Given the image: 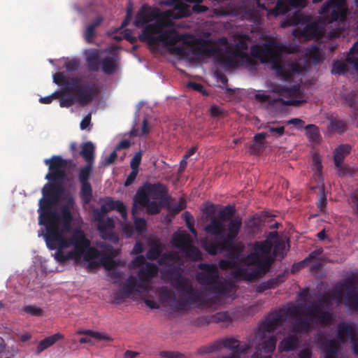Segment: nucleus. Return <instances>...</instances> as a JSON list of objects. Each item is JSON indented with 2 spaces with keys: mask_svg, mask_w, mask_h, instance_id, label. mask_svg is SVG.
Returning <instances> with one entry per match:
<instances>
[{
  "mask_svg": "<svg viewBox=\"0 0 358 358\" xmlns=\"http://www.w3.org/2000/svg\"><path fill=\"white\" fill-rule=\"evenodd\" d=\"M331 299L330 293L326 292L322 296L316 301L310 303L306 308V315L311 317L313 321L315 320L317 325L325 327L329 325L333 320L331 313L322 310L324 307H329L331 305Z\"/></svg>",
  "mask_w": 358,
  "mask_h": 358,
  "instance_id": "obj_9",
  "label": "nucleus"
},
{
  "mask_svg": "<svg viewBox=\"0 0 358 358\" xmlns=\"http://www.w3.org/2000/svg\"><path fill=\"white\" fill-rule=\"evenodd\" d=\"M95 147L91 141L84 143L81 146L80 155L86 164H94Z\"/></svg>",
  "mask_w": 358,
  "mask_h": 358,
  "instance_id": "obj_35",
  "label": "nucleus"
},
{
  "mask_svg": "<svg viewBox=\"0 0 358 358\" xmlns=\"http://www.w3.org/2000/svg\"><path fill=\"white\" fill-rule=\"evenodd\" d=\"M159 12L158 8L144 4L137 12L134 21V25L140 28L145 24L159 18Z\"/></svg>",
  "mask_w": 358,
  "mask_h": 358,
  "instance_id": "obj_16",
  "label": "nucleus"
},
{
  "mask_svg": "<svg viewBox=\"0 0 358 358\" xmlns=\"http://www.w3.org/2000/svg\"><path fill=\"white\" fill-rule=\"evenodd\" d=\"M205 231L210 235L221 236L224 232V226L217 217H213L210 223L205 227Z\"/></svg>",
  "mask_w": 358,
  "mask_h": 358,
  "instance_id": "obj_33",
  "label": "nucleus"
},
{
  "mask_svg": "<svg viewBox=\"0 0 358 358\" xmlns=\"http://www.w3.org/2000/svg\"><path fill=\"white\" fill-rule=\"evenodd\" d=\"M272 248L273 243L269 238H266L262 241H255L253 245V250L256 252L260 258L271 257L273 259V256H271V254Z\"/></svg>",
  "mask_w": 358,
  "mask_h": 358,
  "instance_id": "obj_29",
  "label": "nucleus"
},
{
  "mask_svg": "<svg viewBox=\"0 0 358 358\" xmlns=\"http://www.w3.org/2000/svg\"><path fill=\"white\" fill-rule=\"evenodd\" d=\"M358 54V40L350 48L349 52L346 57V62L355 70H358V57L355 56Z\"/></svg>",
  "mask_w": 358,
  "mask_h": 358,
  "instance_id": "obj_44",
  "label": "nucleus"
},
{
  "mask_svg": "<svg viewBox=\"0 0 358 358\" xmlns=\"http://www.w3.org/2000/svg\"><path fill=\"white\" fill-rule=\"evenodd\" d=\"M185 219L186 222V225L190 232L194 235L195 236L197 235L196 230L194 228V221H192L193 219L192 217L189 214L188 212L185 213Z\"/></svg>",
  "mask_w": 358,
  "mask_h": 358,
  "instance_id": "obj_60",
  "label": "nucleus"
},
{
  "mask_svg": "<svg viewBox=\"0 0 358 358\" xmlns=\"http://www.w3.org/2000/svg\"><path fill=\"white\" fill-rule=\"evenodd\" d=\"M306 135L309 141L313 143H318L320 140V130L315 124H308L304 127Z\"/></svg>",
  "mask_w": 358,
  "mask_h": 358,
  "instance_id": "obj_43",
  "label": "nucleus"
},
{
  "mask_svg": "<svg viewBox=\"0 0 358 358\" xmlns=\"http://www.w3.org/2000/svg\"><path fill=\"white\" fill-rule=\"evenodd\" d=\"M185 257L191 261L196 262L201 259V253L198 248L193 245L192 242L182 251Z\"/></svg>",
  "mask_w": 358,
  "mask_h": 358,
  "instance_id": "obj_42",
  "label": "nucleus"
},
{
  "mask_svg": "<svg viewBox=\"0 0 358 358\" xmlns=\"http://www.w3.org/2000/svg\"><path fill=\"white\" fill-rule=\"evenodd\" d=\"M103 204L100 208H95L93 210V220L98 224L106 221L105 215L110 210H116L118 212L123 219H126L127 216V210L124 203L120 200L115 201L110 196H106L101 199Z\"/></svg>",
  "mask_w": 358,
  "mask_h": 358,
  "instance_id": "obj_13",
  "label": "nucleus"
},
{
  "mask_svg": "<svg viewBox=\"0 0 358 358\" xmlns=\"http://www.w3.org/2000/svg\"><path fill=\"white\" fill-rule=\"evenodd\" d=\"M350 150L351 146L348 144H342L336 148L334 151V161L336 167H337L340 171L344 170L342 164L345 156L350 152Z\"/></svg>",
  "mask_w": 358,
  "mask_h": 358,
  "instance_id": "obj_31",
  "label": "nucleus"
},
{
  "mask_svg": "<svg viewBox=\"0 0 358 358\" xmlns=\"http://www.w3.org/2000/svg\"><path fill=\"white\" fill-rule=\"evenodd\" d=\"M199 268L202 271L196 274L198 282L202 285H208V289L213 293L224 295L227 292L226 286L219 280L218 271L213 264L201 263Z\"/></svg>",
  "mask_w": 358,
  "mask_h": 358,
  "instance_id": "obj_11",
  "label": "nucleus"
},
{
  "mask_svg": "<svg viewBox=\"0 0 358 358\" xmlns=\"http://www.w3.org/2000/svg\"><path fill=\"white\" fill-rule=\"evenodd\" d=\"M267 134L264 132L256 134L253 138V143L250 146V152L252 155L261 153L265 148V139Z\"/></svg>",
  "mask_w": 358,
  "mask_h": 358,
  "instance_id": "obj_34",
  "label": "nucleus"
},
{
  "mask_svg": "<svg viewBox=\"0 0 358 358\" xmlns=\"http://www.w3.org/2000/svg\"><path fill=\"white\" fill-rule=\"evenodd\" d=\"M249 39V36H245V38L241 37L238 38L236 43V48L234 50V55L238 59L243 61L251 64L252 59L245 50L248 48L247 40Z\"/></svg>",
  "mask_w": 358,
  "mask_h": 358,
  "instance_id": "obj_27",
  "label": "nucleus"
},
{
  "mask_svg": "<svg viewBox=\"0 0 358 358\" xmlns=\"http://www.w3.org/2000/svg\"><path fill=\"white\" fill-rule=\"evenodd\" d=\"M142 158V154L138 152L135 154L130 162V166L131 169L138 170V166L141 164Z\"/></svg>",
  "mask_w": 358,
  "mask_h": 358,
  "instance_id": "obj_63",
  "label": "nucleus"
},
{
  "mask_svg": "<svg viewBox=\"0 0 358 358\" xmlns=\"http://www.w3.org/2000/svg\"><path fill=\"white\" fill-rule=\"evenodd\" d=\"M64 338V335L60 333L55 334L50 336L41 341L36 348V353L40 354L41 352L54 345L57 341Z\"/></svg>",
  "mask_w": 358,
  "mask_h": 358,
  "instance_id": "obj_36",
  "label": "nucleus"
},
{
  "mask_svg": "<svg viewBox=\"0 0 358 358\" xmlns=\"http://www.w3.org/2000/svg\"><path fill=\"white\" fill-rule=\"evenodd\" d=\"M53 81L62 88L54 92L50 96L52 100L59 98L62 108H69L76 103L82 106H87L98 94L95 85L80 84L79 78L67 76L63 72L55 73Z\"/></svg>",
  "mask_w": 358,
  "mask_h": 358,
  "instance_id": "obj_3",
  "label": "nucleus"
},
{
  "mask_svg": "<svg viewBox=\"0 0 358 358\" xmlns=\"http://www.w3.org/2000/svg\"><path fill=\"white\" fill-rule=\"evenodd\" d=\"M140 41L146 42L150 46L156 48L159 42L164 46H170L171 52L176 54H182L183 48L176 45L182 40L180 35L174 29L163 31V26L160 23H153L146 25L138 36Z\"/></svg>",
  "mask_w": 358,
  "mask_h": 358,
  "instance_id": "obj_7",
  "label": "nucleus"
},
{
  "mask_svg": "<svg viewBox=\"0 0 358 358\" xmlns=\"http://www.w3.org/2000/svg\"><path fill=\"white\" fill-rule=\"evenodd\" d=\"M158 266L153 263H146L138 272L139 278L138 287L145 292L150 290V283L158 273Z\"/></svg>",
  "mask_w": 358,
  "mask_h": 358,
  "instance_id": "obj_17",
  "label": "nucleus"
},
{
  "mask_svg": "<svg viewBox=\"0 0 358 358\" xmlns=\"http://www.w3.org/2000/svg\"><path fill=\"white\" fill-rule=\"evenodd\" d=\"M271 91L285 98H298L301 94L300 88L296 86L286 87L280 85H275L272 87Z\"/></svg>",
  "mask_w": 358,
  "mask_h": 358,
  "instance_id": "obj_28",
  "label": "nucleus"
},
{
  "mask_svg": "<svg viewBox=\"0 0 358 358\" xmlns=\"http://www.w3.org/2000/svg\"><path fill=\"white\" fill-rule=\"evenodd\" d=\"M23 310L24 313L29 314L32 316H41L43 315V310L42 308L39 307H36V306L33 305H28L25 306L23 308Z\"/></svg>",
  "mask_w": 358,
  "mask_h": 358,
  "instance_id": "obj_55",
  "label": "nucleus"
},
{
  "mask_svg": "<svg viewBox=\"0 0 358 358\" xmlns=\"http://www.w3.org/2000/svg\"><path fill=\"white\" fill-rule=\"evenodd\" d=\"M235 213V207L231 205H227L218 212L217 219L220 220L223 223L224 222H229V223L231 220H233L235 217H234Z\"/></svg>",
  "mask_w": 358,
  "mask_h": 358,
  "instance_id": "obj_40",
  "label": "nucleus"
},
{
  "mask_svg": "<svg viewBox=\"0 0 358 358\" xmlns=\"http://www.w3.org/2000/svg\"><path fill=\"white\" fill-rule=\"evenodd\" d=\"M282 275H278L275 278H270L269 280L259 283L257 287L256 291L258 293H262L266 290L273 289L282 282Z\"/></svg>",
  "mask_w": 358,
  "mask_h": 358,
  "instance_id": "obj_37",
  "label": "nucleus"
},
{
  "mask_svg": "<svg viewBox=\"0 0 358 358\" xmlns=\"http://www.w3.org/2000/svg\"><path fill=\"white\" fill-rule=\"evenodd\" d=\"M142 292L144 291L138 287L137 277L131 275L128 277L125 284L118 291L113 293V299L119 302L130 297L133 294H140Z\"/></svg>",
  "mask_w": 358,
  "mask_h": 358,
  "instance_id": "obj_15",
  "label": "nucleus"
},
{
  "mask_svg": "<svg viewBox=\"0 0 358 358\" xmlns=\"http://www.w3.org/2000/svg\"><path fill=\"white\" fill-rule=\"evenodd\" d=\"M316 341L324 353V358H338L340 345L335 339H326L322 334H317Z\"/></svg>",
  "mask_w": 358,
  "mask_h": 358,
  "instance_id": "obj_18",
  "label": "nucleus"
},
{
  "mask_svg": "<svg viewBox=\"0 0 358 358\" xmlns=\"http://www.w3.org/2000/svg\"><path fill=\"white\" fill-rule=\"evenodd\" d=\"M204 52L206 54L217 53L218 55L215 57V62L217 64L224 66L226 68H236L238 66V62L237 59L238 58L234 55V52L225 55L220 48H206Z\"/></svg>",
  "mask_w": 358,
  "mask_h": 358,
  "instance_id": "obj_20",
  "label": "nucleus"
},
{
  "mask_svg": "<svg viewBox=\"0 0 358 358\" xmlns=\"http://www.w3.org/2000/svg\"><path fill=\"white\" fill-rule=\"evenodd\" d=\"M93 164H86L80 169L78 180L80 183V197L84 204H88L92 199V187L89 182L92 171Z\"/></svg>",
  "mask_w": 358,
  "mask_h": 358,
  "instance_id": "obj_14",
  "label": "nucleus"
},
{
  "mask_svg": "<svg viewBox=\"0 0 358 358\" xmlns=\"http://www.w3.org/2000/svg\"><path fill=\"white\" fill-rule=\"evenodd\" d=\"M134 225L138 231L143 232L146 230V221L142 217H136L134 220Z\"/></svg>",
  "mask_w": 358,
  "mask_h": 358,
  "instance_id": "obj_62",
  "label": "nucleus"
},
{
  "mask_svg": "<svg viewBox=\"0 0 358 358\" xmlns=\"http://www.w3.org/2000/svg\"><path fill=\"white\" fill-rule=\"evenodd\" d=\"M289 11V8L285 1L283 0H278L273 8L268 10V15H273L275 17L285 15Z\"/></svg>",
  "mask_w": 358,
  "mask_h": 358,
  "instance_id": "obj_45",
  "label": "nucleus"
},
{
  "mask_svg": "<svg viewBox=\"0 0 358 358\" xmlns=\"http://www.w3.org/2000/svg\"><path fill=\"white\" fill-rule=\"evenodd\" d=\"M322 252V249H317L312 251L308 257H306L303 260L299 262L297 264H294L292 266V271L295 269L299 270L301 268L307 266L309 263H310L313 260H315L317 258L319 255H320Z\"/></svg>",
  "mask_w": 358,
  "mask_h": 358,
  "instance_id": "obj_46",
  "label": "nucleus"
},
{
  "mask_svg": "<svg viewBox=\"0 0 358 358\" xmlns=\"http://www.w3.org/2000/svg\"><path fill=\"white\" fill-rule=\"evenodd\" d=\"M313 164L315 168V174L318 177H320L322 175V159L319 154L315 153L313 155Z\"/></svg>",
  "mask_w": 358,
  "mask_h": 358,
  "instance_id": "obj_56",
  "label": "nucleus"
},
{
  "mask_svg": "<svg viewBox=\"0 0 358 358\" xmlns=\"http://www.w3.org/2000/svg\"><path fill=\"white\" fill-rule=\"evenodd\" d=\"M103 256L101 259V264L108 271L116 269L120 265V262L114 258L119 255L118 250L115 249L112 245H106L103 249Z\"/></svg>",
  "mask_w": 358,
  "mask_h": 358,
  "instance_id": "obj_23",
  "label": "nucleus"
},
{
  "mask_svg": "<svg viewBox=\"0 0 358 358\" xmlns=\"http://www.w3.org/2000/svg\"><path fill=\"white\" fill-rule=\"evenodd\" d=\"M192 242L190 236L187 234H175L173 236L172 243L174 247L180 249L181 251Z\"/></svg>",
  "mask_w": 358,
  "mask_h": 358,
  "instance_id": "obj_41",
  "label": "nucleus"
},
{
  "mask_svg": "<svg viewBox=\"0 0 358 358\" xmlns=\"http://www.w3.org/2000/svg\"><path fill=\"white\" fill-rule=\"evenodd\" d=\"M331 299L338 303L344 300V304L351 310H358V292L353 278H348L336 284L329 292Z\"/></svg>",
  "mask_w": 358,
  "mask_h": 358,
  "instance_id": "obj_8",
  "label": "nucleus"
},
{
  "mask_svg": "<svg viewBox=\"0 0 358 358\" xmlns=\"http://www.w3.org/2000/svg\"><path fill=\"white\" fill-rule=\"evenodd\" d=\"M86 61L90 71L94 72L99 71L101 62L99 61V55L96 50H92L87 53Z\"/></svg>",
  "mask_w": 358,
  "mask_h": 358,
  "instance_id": "obj_39",
  "label": "nucleus"
},
{
  "mask_svg": "<svg viewBox=\"0 0 358 358\" xmlns=\"http://www.w3.org/2000/svg\"><path fill=\"white\" fill-rule=\"evenodd\" d=\"M282 46L277 42L271 41L265 44L263 48L258 45H253L250 48V55L252 57L260 60L262 63H271L275 70L279 78L284 81H291L294 75L299 71L296 64H280L279 60L281 57Z\"/></svg>",
  "mask_w": 358,
  "mask_h": 358,
  "instance_id": "obj_5",
  "label": "nucleus"
},
{
  "mask_svg": "<svg viewBox=\"0 0 358 358\" xmlns=\"http://www.w3.org/2000/svg\"><path fill=\"white\" fill-rule=\"evenodd\" d=\"M150 194L148 189L145 188V185L143 188L138 190L136 195V201L143 206H145L150 201Z\"/></svg>",
  "mask_w": 358,
  "mask_h": 358,
  "instance_id": "obj_52",
  "label": "nucleus"
},
{
  "mask_svg": "<svg viewBox=\"0 0 358 358\" xmlns=\"http://www.w3.org/2000/svg\"><path fill=\"white\" fill-rule=\"evenodd\" d=\"M166 208L168 210L171 212L172 213L178 214L179 212H180L181 210L186 208V203L185 201L181 198L177 203H168L166 204Z\"/></svg>",
  "mask_w": 358,
  "mask_h": 358,
  "instance_id": "obj_53",
  "label": "nucleus"
},
{
  "mask_svg": "<svg viewBox=\"0 0 358 358\" xmlns=\"http://www.w3.org/2000/svg\"><path fill=\"white\" fill-rule=\"evenodd\" d=\"M162 253V250L160 247L157 245L151 247L146 253V257L149 260H155L157 259Z\"/></svg>",
  "mask_w": 358,
  "mask_h": 358,
  "instance_id": "obj_54",
  "label": "nucleus"
},
{
  "mask_svg": "<svg viewBox=\"0 0 358 358\" xmlns=\"http://www.w3.org/2000/svg\"><path fill=\"white\" fill-rule=\"evenodd\" d=\"M167 274L176 282L175 287L179 292L178 299L175 293L166 288L161 292V296L166 302H172L171 306L176 310H185L187 306L194 305L201 300V294L196 290L190 280L182 275L180 268L172 267Z\"/></svg>",
  "mask_w": 358,
  "mask_h": 358,
  "instance_id": "obj_4",
  "label": "nucleus"
},
{
  "mask_svg": "<svg viewBox=\"0 0 358 358\" xmlns=\"http://www.w3.org/2000/svg\"><path fill=\"white\" fill-rule=\"evenodd\" d=\"M97 229L103 240L116 244L119 242V236L114 231L115 222L113 218L107 217L106 221L98 224Z\"/></svg>",
  "mask_w": 358,
  "mask_h": 358,
  "instance_id": "obj_21",
  "label": "nucleus"
},
{
  "mask_svg": "<svg viewBox=\"0 0 358 358\" xmlns=\"http://www.w3.org/2000/svg\"><path fill=\"white\" fill-rule=\"evenodd\" d=\"M186 1L189 3H195L192 9V11L196 13H204L208 10L207 6L200 4V3L202 2V0H186Z\"/></svg>",
  "mask_w": 358,
  "mask_h": 358,
  "instance_id": "obj_57",
  "label": "nucleus"
},
{
  "mask_svg": "<svg viewBox=\"0 0 358 358\" xmlns=\"http://www.w3.org/2000/svg\"><path fill=\"white\" fill-rule=\"evenodd\" d=\"M299 344V339L296 336L289 335L280 343L279 349L280 351L289 352L294 350Z\"/></svg>",
  "mask_w": 358,
  "mask_h": 358,
  "instance_id": "obj_38",
  "label": "nucleus"
},
{
  "mask_svg": "<svg viewBox=\"0 0 358 358\" xmlns=\"http://www.w3.org/2000/svg\"><path fill=\"white\" fill-rule=\"evenodd\" d=\"M347 123L341 120L332 119L330 121L329 129L332 132L343 134L347 130Z\"/></svg>",
  "mask_w": 358,
  "mask_h": 358,
  "instance_id": "obj_47",
  "label": "nucleus"
},
{
  "mask_svg": "<svg viewBox=\"0 0 358 358\" xmlns=\"http://www.w3.org/2000/svg\"><path fill=\"white\" fill-rule=\"evenodd\" d=\"M146 263L147 262L144 256L138 255L132 260L130 268L135 269L142 266L143 265L145 266Z\"/></svg>",
  "mask_w": 358,
  "mask_h": 358,
  "instance_id": "obj_59",
  "label": "nucleus"
},
{
  "mask_svg": "<svg viewBox=\"0 0 358 358\" xmlns=\"http://www.w3.org/2000/svg\"><path fill=\"white\" fill-rule=\"evenodd\" d=\"M146 206L148 214L156 215L160 212V206L155 201H149Z\"/></svg>",
  "mask_w": 358,
  "mask_h": 358,
  "instance_id": "obj_61",
  "label": "nucleus"
},
{
  "mask_svg": "<svg viewBox=\"0 0 358 358\" xmlns=\"http://www.w3.org/2000/svg\"><path fill=\"white\" fill-rule=\"evenodd\" d=\"M252 346L250 341L241 343L237 339L234 338H226L222 340H217L206 347L201 349L203 353H211L224 347L233 352L238 354H243L247 352Z\"/></svg>",
  "mask_w": 358,
  "mask_h": 358,
  "instance_id": "obj_12",
  "label": "nucleus"
},
{
  "mask_svg": "<svg viewBox=\"0 0 358 358\" xmlns=\"http://www.w3.org/2000/svg\"><path fill=\"white\" fill-rule=\"evenodd\" d=\"M255 99L257 101L261 103L268 102L269 104L273 105L274 103H280L282 105L286 106H298L301 103H304L306 101L303 99H291L288 100H284L282 97H279L275 99L271 100L270 96L264 93H257L255 95Z\"/></svg>",
  "mask_w": 358,
  "mask_h": 358,
  "instance_id": "obj_25",
  "label": "nucleus"
},
{
  "mask_svg": "<svg viewBox=\"0 0 358 358\" xmlns=\"http://www.w3.org/2000/svg\"><path fill=\"white\" fill-rule=\"evenodd\" d=\"M273 247L271 256H273V262L278 257H280L281 259L284 258L286 255L285 243L280 240L275 241V244L274 245H273Z\"/></svg>",
  "mask_w": 358,
  "mask_h": 358,
  "instance_id": "obj_50",
  "label": "nucleus"
},
{
  "mask_svg": "<svg viewBox=\"0 0 358 358\" xmlns=\"http://www.w3.org/2000/svg\"><path fill=\"white\" fill-rule=\"evenodd\" d=\"M103 72L106 75H111L115 73L116 65L113 57H106L101 61Z\"/></svg>",
  "mask_w": 358,
  "mask_h": 358,
  "instance_id": "obj_48",
  "label": "nucleus"
},
{
  "mask_svg": "<svg viewBox=\"0 0 358 358\" xmlns=\"http://www.w3.org/2000/svg\"><path fill=\"white\" fill-rule=\"evenodd\" d=\"M330 22H336L342 17H344L343 10L338 6V3L335 0H328L326 1L320 8V13L325 15L328 13L330 10Z\"/></svg>",
  "mask_w": 358,
  "mask_h": 358,
  "instance_id": "obj_24",
  "label": "nucleus"
},
{
  "mask_svg": "<svg viewBox=\"0 0 358 358\" xmlns=\"http://www.w3.org/2000/svg\"><path fill=\"white\" fill-rule=\"evenodd\" d=\"M298 317V309L296 307L289 308L285 312V310H278L271 312L268 315L259 327L258 331L255 333L257 338H265L266 333L273 332L278 327L287 320V316Z\"/></svg>",
  "mask_w": 358,
  "mask_h": 358,
  "instance_id": "obj_10",
  "label": "nucleus"
},
{
  "mask_svg": "<svg viewBox=\"0 0 358 358\" xmlns=\"http://www.w3.org/2000/svg\"><path fill=\"white\" fill-rule=\"evenodd\" d=\"M243 261L246 265L257 266L256 268L262 270L263 273L268 272L273 263L272 257L260 258L255 250L244 257Z\"/></svg>",
  "mask_w": 358,
  "mask_h": 358,
  "instance_id": "obj_22",
  "label": "nucleus"
},
{
  "mask_svg": "<svg viewBox=\"0 0 358 358\" xmlns=\"http://www.w3.org/2000/svg\"><path fill=\"white\" fill-rule=\"evenodd\" d=\"M348 71V66L342 62H336L334 63L332 73L337 74H343Z\"/></svg>",
  "mask_w": 358,
  "mask_h": 358,
  "instance_id": "obj_58",
  "label": "nucleus"
},
{
  "mask_svg": "<svg viewBox=\"0 0 358 358\" xmlns=\"http://www.w3.org/2000/svg\"><path fill=\"white\" fill-rule=\"evenodd\" d=\"M246 227L248 229L250 233H255L259 230V224L255 219L253 217L250 219L246 224Z\"/></svg>",
  "mask_w": 358,
  "mask_h": 358,
  "instance_id": "obj_64",
  "label": "nucleus"
},
{
  "mask_svg": "<svg viewBox=\"0 0 358 358\" xmlns=\"http://www.w3.org/2000/svg\"><path fill=\"white\" fill-rule=\"evenodd\" d=\"M145 188L148 191L150 197L155 200L162 199L167 193L166 186L160 182L145 184Z\"/></svg>",
  "mask_w": 358,
  "mask_h": 358,
  "instance_id": "obj_32",
  "label": "nucleus"
},
{
  "mask_svg": "<svg viewBox=\"0 0 358 358\" xmlns=\"http://www.w3.org/2000/svg\"><path fill=\"white\" fill-rule=\"evenodd\" d=\"M293 35L294 36L300 35L306 40H319L324 36V29L317 23L313 22L306 25L302 30L294 29Z\"/></svg>",
  "mask_w": 358,
  "mask_h": 358,
  "instance_id": "obj_19",
  "label": "nucleus"
},
{
  "mask_svg": "<svg viewBox=\"0 0 358 358\" xmlns=\"http://www.w3.org/2000/svg\"><path fill=\"white\" fill-rule=\"evenodd\" d=\"M44 163L49 168V172L45 176L49 182L42 188L43 196L38 201V223L46 225L48 237L50 241L51 239L56 240L59 237L57 226L59 216L55 208L64 192L62 181L66 176L65 169L69 161L60 155H53L50 159H45Z\"/></svg>",
  "mask_w": 358,
  "mask_h": 358,
  "instance_id": "obj_1",
  "label": "nucleus"
},
{
  "mask_svg": "<svg viewBox=\"0 0 358 358\" xmlns=\"http://www.w3.org/2000/svg\"><path fill=\"white\" fill-rule=\"evenodd\" d=\"M276 337L275 336H269L267 339H265L262 344V349L266 353H271L275 350L276 347Z\"/></svg>",
  "mask_w": 358,
  "mask_h": 358,
  "instance_id": "obj_51",
  "label": "nucleus"
},
{
  "mask_svg": "<svg viewBox=\"0 0 358 358\" xmlns=\"http://www.w3.org/2000/svg\"><path fill=\"white\" fill-rule=\"evenodd\" d=\"M58 215L59 221L57 226L59 237L57 239H51L49 241L47 227L44 225L46 231L44 237L47 247L50 250L57 249L55 259L60 263H64L69 260H74L78 262L81 259L86 250L85 259L96 257L98 251L90 247V241L87 238L83 230L75 229L70 237H66L59 228L61 220L66 229L70 227L73 216L69 208L67 206H64L61 210V215L59 213Z\"/></svg>",
  "mask_w": 358,
  "mask_h": 358,
  "instance_id": "obj_2",
  "label": "nucleus"
},
{
  "mask_svg": "<svg viewBox=\"0 0 358 358\" xmlns=\"http://www.w3.org/2000/svg\"><path fill=\"white\" fill-rule=\"evenodd\" d=\"M169 4L174 6L175 9L180 11L179 17L188 16L190 14L189 6L181 0H169Z\"/></svg>",
  "mask_w": 358,
  "mask_h": 358,
  "instance_id": "obj_49",
  "label": "nucleus"
},
{
  "mask_svg": "<svg viewBox=\"0 0 358 358\" xmlns=\"http://www.w3.org/2000/svg\"><path fill=\"white\" fill-rule=\"evenodd\" d=\"M262 272V270L255 268L250 270L245 268H238L234 271L233 275L235 278L250 282L265 274Z\"/></svg>",
  "mask_w": 358,
  "mask_h": 358,
  "instance_id": "obj_26",
  "label": "nucleus"
},
{
  "mask_svg": "<svg viewBox=\"0 0 358 358\" xmlns=\"http://www.w3.org/2000/svg\"><path fill=\"white\" fill-rule=\"evenodd\" d=\"M242 226V218L240 216L231 220L227 224V234L222 241L217 238L214 240H205L203 241L204 249L211 255H215L222 251H228L235 259H238L243 250V245L241 243H235Z\"/></svg>",
  "mask_w": 358,
  "mask_h": 358,
  "instance_id": "obj_6",
  "label": "nucleus"
},
{
  "mask_svg": "<svg viewBox=\"0 0 358 358\" xmlns=\"http://www.w3.org/2000/svg\"><path fill=\"white\" fill-rule=\"evenodd\" d=\"M310 317V320L306 318L303 317H297L296 321L293 323L292 330L293 332L299 333V334H308L311 331L313 327V324H315V320L313 321V318Z\"/></svg>",
  "mask_w": 358,
  "mask_h": 358,
  "instance_id": "obj_30",
  "label": "nucleus"
}]
</instances>
